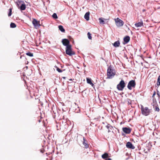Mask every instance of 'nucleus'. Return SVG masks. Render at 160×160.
I'll return each instance as SVG.
<instances>
[{
  "instance_id": "nucleus-1",
  "label": "nucleus",
  "mask_w": 160,
  "mask_h": 160,
  "mask_svg": "<svg viewBox=\"0 0 160 160\" xmlns=\"http://www.w3.org/2000/svg\"><path fill=\"white\" fill-rule=\"evenodd\" d=\"M115 70L113 68L111 65L109 66L107 69V75L109 78H112L115 75Z\"/></svg>"
},
{
  "instance_id": "nucleus-2",
  "label": "nucleus",
  "mask_w": 160,
  "mask_h": 160,
  "mask_svg": "<svg viewBox=\"0 0 160 160\" xmlns=\"http://www.w3.org/2000/svg\"><path fill=\"white\" fill-rule=\"evenodd\" d=\"M141 110L142 114L145 116H148L151 112L152 110L149 109L147 107H144L143 106H141Z\"/></svg>"
},
{
  "instance_id": "nucleus-3",
  "label": "nucleus",
  "mask_w": 160,
  "mask_h": 160,
  "mask_svg": "<svg viewBox=\"0 0 160 160\" xmlns=\"http://www.w3.org/2000/svg\"><path fill=\"white\" fill-rule=\"evenodd\" d=\"M65 49L66 54L70 56H72L75 54V52L72 50L71 45L67 46Z\"/></svg>"
},
{
  "instance_id": "nucleus-4",
  "label": "nucleus",
  "mask_w": 160,
  "mask_h": 160,
  "mask_svg": "<svg viewBox=\"0 0 160 160\" xmlns=\"http://www.w3.org/2000/svg\"><path fill=\"white\" fill-rule=\"evenodd\" d=\"M125 83L124 81L122 80L117 85V88L119 91H122L125 87Z\"/></svg>"
},
{
  "instance_id": "nucleus-5",
  "label": "nucleus",
  "mask_w": 160,
  "mask_h": 160,
  "mask_svg": "<svg viewBox=\"0 0 160 160\" xmlns=\"http://www.w3.org/2000/svg\"><path fill=\"white\" fill-rule=\"evenodd\" d=\"M116 25L118 27H121L124 25V22L119 18H118L114 19Z\"/></svg>"
},
{
  "instance_id": "nucleus-6",
  "label": "nucleus",
  "mask_w": 160,
  "mask_h": 160,
  "mask_svg": "<svg viewBox=\"0 0 160 160\" xmlns=\"http://www.w3.org/2000/svg\"><path fill=\"white\" fill-rule=\"evenodd\" d=\"M136 83L134 80H132L129 82L128 85V88L129 90H131L132 88H134L136 86Z\"/></svg>"
},
{
  "instance_id": "nucleus-7",
  "label": "nucleus",
  "mask_w": 160,
  "mask_h": 160,
  "mask_svg": "<svg viewBox=\"0 0 160 160\" xmlns=\"http://www.w3.org/2000/svg\"><path fill=\"white\" fill-rule=\"evenodd\" d=\"M62 42L63 45L64 46H66V47L67 46L71 45L70 44V42L69 40L67 39H62Z\"/></svg>"
},
{
  "instance_id": "nucleus-8",
  "label": "nucleus",
  "mask_w": 160,
  "mask_h": 160,
  "mask_svg": "<svg viewBox=\"0 0 160 160\" xmlns=\"http://www.w3.org/2000/svg\"><path fill=\"white\" fill-rule=\"evenodd\" d=\"M32 23L35 28H37L41 25L40 24L39 21H37L35 19H33Z\"/></svg>"
},
{
  "instance_id": "nucleus-9",
  "label": "nucleus",
  "mask_w": 160,
  "mask_h": 160,
  "mask_svg": "<svg viewBox=\"0 0 160 160\" xmlns=\"http://www.w3.org/2000/svg\"><path fill=\"white\" fill-rule=\"evenodd\" d=\"M126 146L127 148L132 149H134L135 148V147L130 142H127Z\"/></svg>"
},
{
  "instance_id": "nucleus-10",
  "label": "nucleus",
  "mask_w": 160,
  "mask_h": 160,
  "mask_svg": "<svg viewBox=\"0 0 160 160\" xmlns=\"http://www.w3.org/2000/svg\"><path fill=\"white\" fill-rule=\"evenodd\" d=\"M122 130L124 132L127 134L130 133L131 132V129L129 128H123Z\"/></svg>"
},
{
  "instance_id": "nucleus-11",
  "label": "nucleus",
  "mask_w": 160,
  "mask_h": 160,
  "mask_svg": "<svg viewBox=\"0 0 160 160\" xmlns=\"http://www.w3.org/2000/svg\"><path fill=\"white\" fill-rule=\"evenodd\" d=\"M135 25L136 27L138 28L143 26V22L142 21H141L137 23H136L135 24Z\"/></svg>"
},
{
  "instance_id": "nucleus-12",
  "label": "nucleus",
  "mask_w": 160,
  "mask_h": 160,
  "mask_svg": "<svg viewBox=\"0 0 160 160\" xmlns=\"http://www.w3.org/2000/svg\"><path fill=\"white\" fill-rule=\"evenodd\" d=\"M87 82L91 85L92 87H93L94 86V84L92 82V80L91 78H86Z\"/></svg>"
},
{
  "instance_id": "nucleus-13",
  "label": "nucleus",
  "mask_w": 160,
  "mask_h": 160,
  "mask_svg": "<svg viewBox=\"0 0 160 160\" xmlns=\"http://www.w3.org/2000/svg\"><path fill=\"white\" fill-rule=\"evenodd\" d=\"M89 14L90 12H87L84 15V18L87 20L88 21L89 19Z\"/></svg>"
},
{
  "instance_id": "nucleus-14",
  "label": "nucleus",
  "mask_w": 160,
  "mask_h": 160,
  "mask_svg": "<svg viewBox=\"0 0 160 160\" xmlns=\"http://www.w3.org/2000/svg\"><path fill=\"white\" fill-rule=\"evenodd\" d=\"M130 38L128 36H127L124 38V41L126 43H128L130 41Z\"/></svg>"
},
{
  "instance_id": "nucleus-15",
  "label": "nucleus",
  "mask_w": 160,
  "mask_h": 160,
  "mask_svg": "<svg viewBox=\"0 0 160 160\" xmlns=\"http://www.w3.org/2000/svg\"><path fill=\"white\" fill-rule=\"evenodd\" d=\"M23 2V3L22 4L21 7L20 8V9L21 10H24L26 8V6L23 2Z\"/></svg>"
},
{
  "instance_id": "nucleus-16",
  "label": "nucleus",
  "mask_w": 160,
  "mask_h": 160,
  "mask_svg": "<svg viewBox=\"0 0 160 160\" xmlns=\"http://www.w3.org/2000/svg\"><path fill=\"white\" fill-rule=\"evenodd\" d=\"M83 144L85 148H88V144L85 141H86L85 140L84 137H83Z\"/></svg>"
},
{
  "instance_id": "nucleus-17",
  "label": "nucleus",
  "mask_w": 160,
  "mask_h": 160,
  "mask_svg": "<svg viewBox=\"0 0 160 160\" xmlns=\"http://www.w3.org/2000/svg\"><path fill=\"white\" fill-rule=\"evenodd\" d=\"M113 45V46L115 47H118L120 45V42L119 41L115 42Z\"/></svg>"
},
{
  "instance_id": "nucleus-18",
  "label": "nucleus",
  "mask_w": 160,
  "mask_h": 160,
  "mask_svg": "<svg viewBox=\"0 0 160 160\" xmlns=\"http://www.w3.org/2000/svg\"><path fill=\"white\" fill-rule=\"evenodd\" d=\"M108 157V154L107 153H105L102 155V158L103 159H107Z\"/></svg>"
},
{
  "instance_id": "nucleus-19",
  "label": "nucleus",
  "mask_w": 160,
  "mask_h": 160,
  "mask_svg": "<svg viewBox=\"0 0 160 160\" xmlns=\"http://www.w3.org/2000/svg\"><path fill=\"white\" fill-rule=\"evenodd\" d=\"M58 28L62 32H65V30L64 29L63 26L62 25H59L58 26Z\"/></svg>"
},
{
  "instance_id": "nucleus-20",
  "label": "nucleus",
  "mask_w": 160,
  "mask_h": 160,
  "mask_svg": "<svg viewBox=\"0 0 160 160\" xmlns=\"http://www.w3.org/2000/svg\"><path fill=\"white\" fill-rule=\"evenodd\" d=\"M154 109L156 111L159 112V109L158 106V105H155L154 107Z\"/></svg>"
},
{
  "instance_id": "nucleus-21",
  "label": "nucleus",
  "mask_w": 160,
  "mask_h": 160,
  "mask_svg": "<svg viewBox=\"0 0 160 160\" xmlns=\"http://www.w3.org/2000/svg\"><path fill=\"white\" fill-rule=\"evenodd\" d=\"M87 35L88 36V38L90 40H91L92 39V37L91 36V34L89 32H88L87 34Z\"/></svg>"
},
{
  "instance_id": "nucleus-22",
  "label": "nucleus",
  "mask_w": 160,
  "mask_h": 160,
  "mask_svg": "<svg viewBox=\"0 0 160 160\" xmlns=\"http://www.w3.org/2000/svg\"><path fill=\"white\" fill-rule=\"evenodd\" d=\"M10 27L12 28H15L16 27V25L14 23L12 22L10 24Z\"/></svg>"
},
{
  "instance_id": "nucleus-23",
  "label": "nucleus",
  "mask_w": 160,
  "mask_h": 160,
  "mask_svg": "<svg viewBox=\"0 0 160 160\" xmlns=\"http://www.w3.org/2000/svg\"><path fill=\"white\" fill-rule=\"evenodd\" d=\"M52 18L54 19H57L58 18V17L57 16V14L56 13H54L52 15Z\"/></svg>"
},
{
  "instance_id": "nucleus-24",
  "label": "nucleus",
  "mask_w": 160,
  "mask_h": 160,
  "mask_svg": "<svg viewBox=\"0 0 160 160\" xmlns=\"http://www.w3.org/2000/svg\"><path fill=\"white\" fill-rule=\"evenodd\" d=\"M99 22L101 24H104V22L102 18H99Z\"/></svg>"
},
{
  "instance_id": "nucleus-25",
  "label": "nucleus",
  "mask_w": 160,
  "mask_h": 160,
  "mask_svg": "<svg viewBox=\"0 0 160 160\" xmlns=\"http://www.w3.org/2000/svg\"><path fill=\"white\" fill-rule=\"evenodd\" d=\"M26 54L30 57H32L33 56V54L30 52H28L26 53Z\"/></svg>"
},
{
  "instance_id": "nucleus-26",
  "label": "nucleus",
  "mask_w": 160,
  "mask_h": 160,
  "mask_svg": "<svg viewBox=\"0 0 160 160\" xmlns=\"http://www.w3.org/2000/svg\"><path fill=\"white\" fill-rule=\"evenodd\" d=\"M9 10V12L8 14V16L9 17L12 14V9L11 8H10Z\"/></svg>"
},
{
  "instance_id": "nucleus-27",
  "label": "nucleus",
  "mask_w": 160,
  "mask_h": 160,
  "mask_svg": "<svg viewBox=\"0 0 160 160\" xmlns=\"http://www.w3.org/2000/svg\"><path fill=\"white\" fill-rule=\"evenodd\" d=\"M57 70L59 72H61L62 71L61 69L57 67Z\"/></svg>"
},
{
  "instance_id": "nucleus-28",
  "label": "nucleus",
  "mask_w": 160,
  "mask_h": 160,
  "mask_svg": "<svg viewBox=\"0 0 160 160\" xmlns=\"http://www.w3.org/2000/svg\"><path fill=\"white\" fill-rule=\"evenodd\" d=\"M128 104H131V101H128Z\"/></svg>"
},
{
  "instance_id": "nucleus-29",
  "label": "nucleus",
  "mask_w": 160,
  "mask_h": 160,
  "mask_svg": "<svg viewBox=\"0 0 160 160\" xmlns=\"http://www.w3.org/2000/svg\"><path fill=\"white\" fill-rule=\"evenodd\" d=\"M105 160H112L110 158H108L107 159H105Z\"/></svg>"
},
{
  "instance_id": "nucleus-30",
  "label": "nucleus",
  "mask_w": 160,
  "mask_h": 160,
  "mask_svg": "<svg viewBox=\"0 0 160 160\" xmlns=\"http://www.w3.org/2000/svg\"><path fill=\"white\" fill-rule=\"evenodd\" d=\"M155 94H156L155 92H154V93H153V94L152 97H154V96L155 95Z\"/></svg>"
},
{
  "instance_id": "nucleus-31",
  "label": "nucleus",
  "mask_w": 160,
  "mask_h": 160,
  "mask_svg": "<svg viewBox=\"0 0 160 160\" xmlns=\"http://www.w3.org/2000/svg\"><path fill=\"white\" fill-rule=\"evenodd\" d=\"M17 6L18 8H19V4L18 3H17Z\"/></svg>"
},
{
  "instance_id": "nucleus-32",
  "label": "nucleus",
  "mask_w": 160,
  "mask_h": 160,
  "mask_svg": "<svg viewBox=\"0 0 160 160\" xmlns=\"http://www.w3.org/2000/svg\"><path fill=\"white\" fill-rule=\"evenodd\" d=\"M145 11V9H143V10L142 11H143V12H144Z\"/></svg>"
},
{
  "instance_id": "nucleus-33",
  "label": "nucleus",
  "mask_w": 160,
  "mask_h": 160,
  "mask_svg": "<svg viewBox=\"0 0 160 160\" xmlns=\"http://www.w3.org/2000/svg\"><path fill=\"white\" fill-rule=\"evenodd\" d=\"M158 95L159 96V94L158 93Z\"/></svg>"
}]
</instances>
